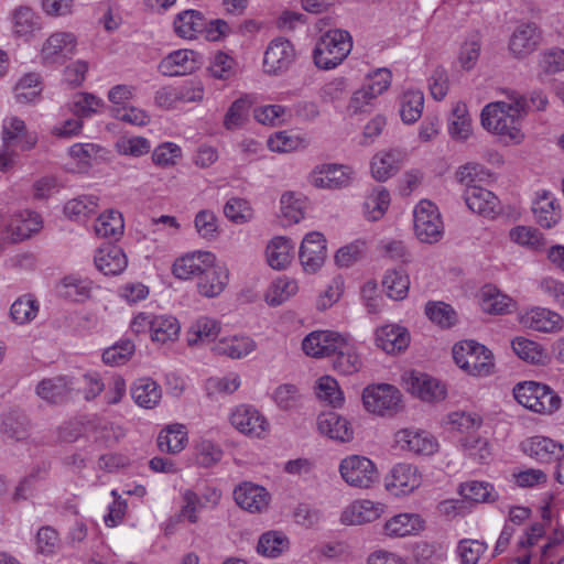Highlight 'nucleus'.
Instances as JSON below:
<instances>
[{"label":"nucleus","mask_w":564,"mask_h":564,"mask_svg":"<svg viewBox=\"0 0 564 564\" xmlns=\"http://www.w3.org/2000/svg\"><path fill=\"white\" fill-rule=\"evenodd\" d=\"M409 384L412 393L425 401L443 399L446 393L444 386L425 373H411Z\"/></svg>","instance_id":"38"},{"label":"nucleus","mask_w":564,"mask_h":564,"mask_svg":"<svg viewBox=\"0 0 564 564\" xmlns=\"http://www.w3.org/2000/svg\"><path fill=\"white\" fill-rule=\"evenodd\" d=\"M389 204V192L382 186L375 187L364 204L366 217L372 221L380 219L388 209Z\"/></svg>","instance_id":"55"},{"label":"nucleus","mask_w":564,"mask_h":564,"mask_svg":"<svg viewBox=\"0 0 564 564\" xmlns=\"http://www.w3.org/2000/svg\"><path fill=\"white\" fill-rule=\"evenodd\" d=\"M520 323L528 328L538 332H556L563 327V318L557 313L547 308L534 307L520 316Z\"/></svg>","instance_id":"26"},{"label":"nucleus","mask_w":564,"mask_h":564,"mask_svg":"<svg viewBox=\"0 0 564 564\" xmlns=\"http://www.w3.org/2000/svg\"><path fill=\"white\" fill-rule=\"evenodd\" d=\"M513 395L521 405L536 413H552L561 404V399L547 386L534 381L518 383Z\"/></svg>","instance_id":"4"},{"label":"nucleus","mask_w":564,"mask_h":564,"mask_svg":"<svg viewBox=\"0 0 564 564\" xmlns=\"http://www.w3.org/2000/svg\"><path fill=\"white\" fill-rule=\"evenodd\" d=\"M68 44L67 33H54L43 44L41 56L45 63H61L65 58L64 50Z\"/></svg>","instance_id":"57"},{"label":"nucleus","mask_w":564,"mask_h":564,"mask_svg":"<svg viewBox=\"0 0 564 564\" xmlns=\"http://www.w3.org/2000/svg\"><path fill=\"white\" fill-rule=\"evenodd\" d=\"M401 397V392L395 387L380 383L365 388L362 402L368 412L383 416L399 411Z\"/></svg>","instance_id":"7"},{"label":"nucleus","mask_w":564,"mask_h":564,"mask_svg":"<svg viewBox=\"0 0 564 564\" xmlns=\"http://www.w3.org/2000/svg\"><path fill=\"white\" fill-rule=\"evenodd\" d=\"M224 214L235 224L248 223L253 217V210L249 202L239 197H232L225 204Z\"/></svg>","instance_id":"62"},{"label":"nucleus","mask_w":564,"mask_h":564,"mask_svg":"<svg viewBox=\"0 0 564 564\" xmlns=\"http://www.w3.org/2000/svg\"><path fill=\"white\" fill-rule=\"evenodd\" d=\"M527 107L525 97L512 94L508 101H495L487 105L481 111V124L495 134L520 142L523 138L520 120L527 113Z\"/></svg>","instance_id":"1"},{"label":"nucleus","mask_w":564,"mask_h":564,"mask_svg":"<svg viewBox=\"0 0 564 564\" xmlns=\"http://www.w3.org/2000/svg\"><path fill=\"white\" fill-rule=\"evenodd\" d=\"M513 351L519 358L530 364H543L545 354L540 344L524 337H517L511 343Z\"/></svg>","instance_id":"58"},{"label":"nucleus","mask_w":564,"mask_h":564,"mask_svg":"<svg viewBox=\"0 0 564 564\" xmlns=\"http://www.w3.org/2000/svg\"><path fill=\"white\" fill-rule=\"evenodd\" d=\"M414 231L425 243L437 242L444 234V225L437 206L427 199H422L414 208Z\"/></svg>","instance_id":"6"},{"label":"nucleus","mask_w":564,"mask_h":564,"mask_svg":"<svg viewBox=\"0 0 564 564\" xmlns=\"http://www.w3.org/2000/svg\"><path fill=\"white\" fill-rule=\"evenodd\" d=\"M536 221L544 228L553 227L560 219L561 214L555 199L549 193H544L533 206Z\"/></svg>","instance_id":"52"},{"label":"nucleus","mask_w":564,"mask_h":564,"mask_svg":"<svg viewBox=\"0 0 564 564\" xmlns=\"http://www.w3.org/2000/svg\"><path fill=\"white\" fill-rule=\"evenodd\" d=\"M455 364L474 377H487L494 371V355L484 345L475 340H462L453 347Z\"/></svg>","instance_id":"3"},{"label":"nucleus","mask_w":564,"mask_h":564,"mask_svg":"<svg viewBox=\"0 0 564 564\" xmlns=\"http://www.w3.org/2000/svg\"><path fill=\"white\" fill-rule=\"evenodd\" d=\"M134 350L135 346L130 339L120 340L102 352V360L110 366H120L131 358Z\"/></svg>","instance_id":"63"},{"label":"nucleus","mask_w":564,"mask_h":564,"mask_svg":"<svg viewBox=\"0 0 564 564\" xmlns=\"http://www.w3.org/2000/svg\"><path fill=\"white\" fill-rule=\"evenodd\" d=\"M339 473L347 485L357 488H369L379 478L373 462L360 455L345 457L339 464Z\"/></svg>","instance_id":"8"},{"label":"nucleus","mask_w":564,"mask_h":564,"mask_svg":"<svg viewBox=\"0 0 564 564\" xmlns=\"http://www.w3.org/2000/svg\"><path fill=\"white\" fill-rule=\"evenodd\" d=\"M215 260V256L208 251L187 253L175 260L173 263V274L181 280H187L194 275L199 278L206 265H209Z\"/></svg>","instance_id":"23"},{"label":"nucleus","mask_w":564,"mask_h":564,"mask_svg":"<svg viewBox=\"0 0 564 564\" xmlns=\"http://www.w3.org/2000/svg\"><path fill=\"white\" fill-rule=\"evenodd\" d=\"M43 85L39 74L29 73L15 85V99L20 104L34 102L41 95Z\"/></svg>","instance_id":"50"},{"label":"nucleus","mask_w":564,"mask_h":564,"mask_svg":"<svg viewBox=\"0 0 564 564\" xmlns=\"http://www.w3.org/2000/svg\"><path fill=\"white\" fill-rule=\"evenodd\" d=\"M228 270L224 265L216 264L215 261L203 270L198 278V292L206 297L219 295L228 283Z\"/></svg>","instance_id":"24"},{"label":"nucleus","mask_w":564,"mask_h":564,"mask_svg":"<svg viewBox=\"0 0 564 564\" xmlns=\"http://www.w3.org/2000/svg\"><path fill=\"white\" fill-rule=\"evenodd\" d=\"M181 508L176 514L177 522L187 521L195 524L199 521V513L205 509H214L218 506L221 492L215 487H205L197 492L192 488L180 491Z\"/></svg>","instance_id":"5"},{"label":"nucleus","mask_w":564,"mask_h":564,"mask_svg":"<svg viewBox=\"0 0 564 564\" xmlns=\"http://www.w3.org/2000/svg\"><path fill=\"white\" fill-rule=\"evenodd\" d=\"M297 289L295 280L289 278L276 279L271 283L265 293V302L270 306H279L293 296Z\"/></svg>","instance_id":"54"},{"label":"nucleus","mask_w":564,"mask_h":564,"mask_svg":"<svg viewBox=\"0 0 564 564\" xmlns=\"http://www.w3.org/2000/svg\"><path fill=\"white\" fill-rule=\"evenodd\" d=\"M43 225L41 216L31 210H23L13 215L6 227L7 238L19 242L30 238L41 230Z\"/></svg>","instance_id":"16"},{"label":"nucleus","mask_w":564,"mask_h":564,"mask_svg":"<svg viewBox=\"0 0 564 564\" xmlns=\"http://www.w3.org/2000/svg\"><path fill=\"white\" fill-rule=\"evenodd\" d=\"M420 485L421 476L417 468L406 463L395 465L386 479L387 489L394 495L412 492Z\"/></svg>","instance_id":"17"},{"label":"nucleus","mask_w":564,"mask_h":564,"mask_svg":"<svg viewBox=\"0 0 564 564\" xmlns=\"http://www.w3.org/2000/svg\"><path fill=\"white\" fill-rule=\"evenodd\" d=\"M235 501L249 512H261L269 505L268 491L258 485L243 482L234 490Z\"/></svg>","instance_id":"25"},{"label":"nucleus","mask_w":564,"mask_h":564,"mask_svg":"<svg viewBox=\"0 0 564 564\" xmlns=\"http://www.w3.org/2000/svg\"><path fill=\"white\" fill-rule=\"evenodd\" d=\"M425 314L435 324L443 328H449L457 321L456 312L453 307L444 302L427 303Z\"/></svg>","instance_id":"61"},{"label":"nucleus","mask_w":564,"mask_h":564,"mask_svg":"<svg viewBox=\"0 0 564 564\" xmlns=\"http://www.w3.org/2000/svg\"><path fill=\"white\" fill-rule=\"evenodd\" d=\"M459 494L474 502H494L498 499V494L492 485L486 481H466L459 486Z\"/></svg>","instance_id":"51"},{"label":"nucleus","mask_w":564,"mask_h":564,"mask_svg":"<svg viewBox=\"0 0 564 564\" xmlns=\"http://www.w3.org/2000/svg\"><path fill=\"white\" fill-rule=\"evenodd\" d=\"M541 74L553 75L564 70V50L552 47L544 51L539 56L538 62Z\"/></svg>","instance_id":"64"},{"label":"nucleus","mask_w":564,"mask_h":564,"mask_svg":"<svg viewBox=\"0 0 564 564\" xmlns=\"http://www.w3.org/2000/svg\"><path fill=\"white\" fill-rule=\"evenodd\" d=\"M39 308L37 300L31 294H24L12 303L10 316L15 324L25 325L36 317Z\"/></svg>","instance_id":"47"},{"label":"nucleus","mask_w":564,"mask_h":564,"mask_svg":"<svg viewBox=\"0 0 564 564\" xmlns=\"http://www.w3.org/2000/svg\"><path fill=\"white\" fill-rule=\"evenodd\" d=\"M105 389V383L97 371H80L75 377L73 390L77 398L85 401H91L99 395Z\"/></svg>","instance_id":"43"},{"label":"nucleus","mask_w":564,"mask_h":564,"mask_svg":"<svg viewBox=\"0 0 564 564\" xmlns=\"http://www.w3.org/2000/svg\"><path fill=\"white\" fill-rule=\"evenodd\" d=\"M423 524L424 521L419 514L400 513L384 523V533L391 538H402L421 531Z\"/></svg>","instance_id":"36"},{"label":"nucleus","mask_w":564,"mask_h":564,"mask_svg":"<svg viewBox=\"0 0 564 564\" xmlns=\"http://www.w3.org/2000/svg\"><path fill=\"white\" fill-rule=\"evenodd\" d=\"M317 429L322 434L339 442H349L354 434L349 422L335 412L321 414L317 419Z\"/></svg>","instance_id":"30"},{"label":"nucleus","mask_w":564,"mask_h":564,"mask_svg":"<svg viewBox=\"0 0 564 564\" xmlns=\"http://www.w3.org/2000/svg\"><path fill=\"white\" fill-rule=\"evenodd\" d=\"M30 422L28 416L18 410L4 414L1 423L2 434L13 441H24L29 436Z\"/></svg>","instance_id":"44"},{"label":"nucleus","mask_w":564,"mask_h":564,"mask_svg":"<svg viewBox=\"0 0 564 564\" xmlns=\"http://www.w3.org/2000/svg\"><path fill=\"white\" fill-rule=\"evenodd\" d=\"M181 325L178 321L171 315H155L151 339L156 343L165 344L178 338Z\"/></svg>","instance_id":"46"},{"label":"nucleus","mask_w":564,"mask_h":564,"mask_svg":"<svg viewBox=\"0 0 564 564\" xmlns=\"http://www.w3.org/2000/svg\"><path fill=\"white\" fill-rule=\"evenodd\" d=\"M256 348V343L247 336H228L220 338L214 346L213 351L217 355L240 359Z\"/></svg>","instance_id":"34"},{"label":"nucleus","mask_w":564,"mask_h":564,"mask_svg":"<svg viewBox=\"0 0 564 564\" xmlns=\"http://www.w3.org/2000/svg\"><path fill=\"white\" fill-rule=\"evenodd\" d=\"M236 61L223 51L215 52L209 58L207 70L213 78L227 80L235 75Z\"/></svg>","instance_id":"59"},{"label":"nucleus","mask_w":564,"mask_h":564,"mask_svg":"<svg viewBox=\"0 0 564 564\" xmlns=\"http://www.w3.org/2000/svg\"><path fill=\"white\" fill-rule=\"evenodd\" d=\"M187 444V431L182 424H172L162 430L158 436V446L161 452L177 454Z\"/></svg>","instance_id":"41"},{"label":"nucleus","mask_w":564,"mask_h":564,"mask_svg":"<svg viewBox=\"0 0 564 564\" xmlns=\"http://www.w3.org/2000/svg\"><path fill=\"white\" fill-rule=\"evenodd\" d=\"M2 141L6 147L19 145L22 151H28L35 147L37 135L26 130L22 119L10 117L3 120Z\"/></svg>","instance_id":"19"},{"label":"nucleus","mask_w":564,"mask_h":564,"mask_svg":"<svg viewBox=\"0 0 564 564\" xmlns=\"http://www.w3.org/2000/svg\"><path fill=\"white\" fill-rule=\"evenodd\" d=\"M299 257L304 271L315 273L326 258V240L321 232L307 234L300 247Z\"/></svg>","instance_id":"9"},{"label":"nucleus","mask_w":564,"mask_h":564,"mask_svg":"<svg viewBox=\"0 0 564 564\" xmlns=\"http://www.w3.org/2000/svg\"><path fill=\"white\" fill-rule=\"evenodd\" d=\"M487 543L474 540L463 539L458 542L456 554L460 564H477L481 555L487 551Z\"/></svg>","instance_id":"60"},{"label":"nucleus","mask_w":564,"mask_h":564,"mask_svg":"<svg viewBox=\"0 0 564 564\" xmlns=\"http://www.w3.org/2000/svg\"><path fill=\"white\" fill-rule=\"evenodd\" d=\"M292 250L291 240L283 237L273 238L265 250L269 265L276 270L284 269L291 262Z\"/></svg>","instance_id":"45"},{"label":"nucleus","mask_w":564,"mask_h":564,"mask_svg":"<svg viewBox=\"0 0 564 564\" xmlns=\"http://www.w3.org/2000/svg\"><path fill=\"white\" fill-rule=\"evenodd\" d=\"M525 455L540 462L551 463L563 456V445L545 436H532L521 443Z\"/></svg>","instance_id":"21"},{"label":"nucleus","mask_w":564,"mask_h":564,"mask_svg":"<svg viewBox=\"0 0 564 564\" xmlns=\"http://www.w3.org/2000/svg\"><path fill=\"white\" fill-rule=\"evenodd\" d=\"M352 39L341 29L328 30L316 42L313 51L315 65L321 69H332L339 65L350 53Z\"/></svg>","instance_id":"2"},{"label":"nucleus","mask_w":564,"mask_h":564,"mask_svg":"<svg viewBox=\"0 0 564 564\" xmlns=\"http://www.w3.org/2000/svg\"><path fill=\"white\" fill-rule=\"evenodd\" d=\"M104 105V100L91 93L73 94V116L79 119L77 121L73 120V135L80 132L83 128L82 120L98 113Z\"/></svg>","instance_id":"29"},{"label":"nucleus","mask_w":564,"mask_h":564,"mask_svg":"<svg viewBox=\"0 0 564 564\" xmlns=\"http://www.w3.org/2000/svg\"><path fill=\"white\" fill-rule=\"evenodd\" d=\"M403 159L404 153L398 150L376 154L371 161L372 176L379 182L387 181L398 172Z\"/></svg>","instance_id":"37"},{"label":"nucleus","mask_w":564,"mask_h":564,"mask_svg":"<svg viewBox=\"0 0 564 564\" xmlns=\"http://www.w3.org/2000/svg\"><path fill=\"white\" fill-rule=\"evenodd\" d=\"M290 546L288 536L281 531H268L258 541L257 552L267 557H278Z\"/></svg>","instance_id":"48"},{"label":"nucleus","mask_w":564,"mask_h":564,"mask_svg":"<svg viewBox=\"0 0 564 564\" xmlns=\"http://www.w3.org/2000/svg\"><path fill=\"white\" fill-rule=\"evenodd\" d=\"M541 32L534 23H521L509 40V51L513 57L521 59L532 54L540 45Z\"/></svg>","instance_id":"11"},{"label":"nucleus","mask_w":564,"mask_h":564,"mask_svg":"<svg viewBox=\"0 0 564 564\" xmlns=\"http://www.w3.org/2000/svg\"><path fill=\"white\" fill-rule=\"evenodd\" d=\"M230 422L239 432L261 437L268 429L265 417L252 405L241 404L238 405L230 415Z\"/></svg>","instance_id":"10"},{"label":"nucleus","mask_w":564,"mask_h":564,"mask_svg":"<svg viewBox=\"0 0 564 564\" xmlns=\"http://www.w3.org/2000/svg\"><path fill=\"white\" fill-rule=\"evenodd\" d=\"M219 323L210 317L200 316L189 327L187 333V344L189 346L210 343L219 334Z\"/></svg>","instance_id":"42"},{"label":"nucleus","mask_w":564,"mask_h":564,"mask_svg":"<svg viewBox=\"0 0 564 564\" xmlns=\"http://www.w3.org/2000/svg\"><path fill=\"white\" fill-rule=\"evenodd\" d=\"M424 95L420 90H406L400 99V116L404 123H413L422 115Z\"/></svg>","instance_id":"49"},{"label":"nucleus","mask_w":564,"mask_h":564,"mask_svg":"<svg viewBox=\"0 0 564 564\" xmlns=\"http://www.w3.org/2000/svg\"><path fill=\"white\" fill-rule=\"evenodd\" d=\"M100 148L93 143L73 144V172L86 173L97 161Z\"/></svg>","instance_id":"56"},{"label":"nucleus","mask_w":564,"mask_h":564,"mask_svg":"<svg viewBox=\"0 0 564 564\" xmlns=\"http://www.w3.org/2000/svg\"><path fill=\"white\" fill-rule=\"evenodd\" d=\"M464 199L471 212L484 217L495 218L501 212L498 197L481 186L466 188Z\"/></svg>","instance_id":"14"},{"label":"nucleus","mask_w":564,"mask_h":564,"mask_svg":"<svg viewBox=\"0 0 564 564\" xmlns=\"http://www.w3.org/2000/svg\"><path fill=\"white\" fill-rule=\"evenodd\" d=\"M94 262L98 271L111 276L122 273L128 265L123 250L111 243L102 245L96 250Z\"/></svg>","instance_id":"18"},{"label":"nucleus","mask_w":564,"mask_h":564,"mask_svg":"<svg viewBox=\"0 0 564 564\" xmlns=\"http://www.w3.org/2000/svg\"><path fill=\"white\" fill-rule=\"evenodd\" d=\"M94 230L100 238L118 241L124 232L122 214L116 209L106 210L96 219Z\"/></svg>","instance_id":"33"},{"label":"nucleus","mask_w":564,"mask_h":564,"mask_svg":"<svg viewBox=\"0 0 564 564\" xmlns=\"http://www.w3.org/2000/svg\"><path fill=\"white\" fill-rule=\"evenodd\" d=\"M395 442L402 449H408L419 455H432L437 449L434 436L425 431L403 429L395 433Z\"/></svg>","instance_id":"20"},{"label":"nucleus","mask_w":564,"mask_h":564,"mask_svg":"<svg viewBox=\"0 0 564 564\" xmlns=\"http://www.w3.org/2000/svg\"><path fill=\"white\" fill-rule=\"evenodd\" d=\"M383 512L384 505L381 502L356 500L341 512L340 521L346 525H359L376 521Z\"/></svg>","instance_id":"15"},{"label":"nucleus","mask_w":564,"mask_h":564,"mask_svg":"<svg viewBox=\"0 0 564 564\" xmlns=\"http://www.w3.org/2000/svg\"><path fill=\"white\" fill-rule=\"evenodd\" d=\"M12 30L15 36L29 41L42 30V18L30 7L20 6L12 12Z\"/></svg>","instance_id":"28"},{"label":"nucleus","mask_w":564,"mask_h":564,"mask_svg":"<svg viewBox=\"0 0 564 564\" xmlns=\"http://www.w3.org/2000/svg\"><path fill=\"white\" fill-rule=\"evenodd\" d=\"M351 169L338 164L317 166L312 175V183L319 188L335 189L347 186L350 182Z\"/></svg>","instance_id":"22"},{"label":"nucleus","mask_w":564,"mask_h":564,"mask_svg":"<svg viewBox=\"0 0 564 564\" xmlns=\"http://www.w3.org/2000/svg\"><path fill=\"white\" fill-rule=\"evenodd\" d=\"M173 28L180 37L193 40L206 28V18L200 11L184 10L175 17Z\"/></svg>","instance_id":"31"},{"label":"nucleus","mask_w":564,"mask_h":564,"mask_svg":"<svg viewBox=\"0 0 564 564\" xmlns=\"http://www.w3.org/2000/svg\"><path fill=\"white\" fill-rule=\"evenodd\" d=\"M295 51L286 39H274L270 42L263 57V67L267 73L276 74L286 70L294 62Z\"/></svg>","instance_id":"12"},{"label":"nucleus","mask_w":564,"mask_h":564,"mask_svg":"<svg viewBox=\"0 0 564 564\" xmlns=\"http://www.w3.org/2000/svg\"><path fill=\"white\" fill-rule=\"evenodd\" d=\"M343 344L333 354L336 355L334 368L343 375H352L361 368V360L349 337L344 336Z\"/></svg>","instance_id":"39"},{"label":"nucleus","mask_w":564,"mask_h":564,"mask_svg":"<svg viewBox=\"0 0 564 564\" xmlns=\"http://www.w3.org/2000/svg\"><path fill=\"white\" fill-rule=\"evenodd\" d=\"M382 285L387 295L393 300H403L409 291L410 279L402 269L387 271L383 276Z\"/></svg>","instance_id":"53"},{"label":"nucleus","mask_w":564,"mask_h":564,"mask_svg":"<svg viewBox=\"0 0 564 564\" xmlns=\"http://www.w3.org/2000/svg\"><path fill=\"white\" fill-rule=\"evenodd\" d=\"M344 335L332 330H316L308 334L302 341L303 351L311 357L322 358L333 355L343 344Z\"/></svg>","instance_id":"13"},{"label":"nucleus","mask_w":564,"mask_h":564,"mask_svg":"<svg viewBox=\"0 0 564 564\" xmlns=\"http://www.w3.org/2000/svg\"><path fill=\"white\" fill-rule=\"evenodd\" d=\"M196 53L189 50H178L164 57L159 64V70L165 76H180L194 69Z\"/></svg>","instance_id":"32"},{"label":"nucleus","mask_w":564,"mask_h":564,"mask_svg":"<svg viewBox=\"0 0 564 564\" xmlns=\"http://www.w3.org/2000/svg\"><path fill=\"white\" fill-rule=\"evenodd\" d=\"M376 343L388 354L403 351L410 343L409 332L399 325H386L377 329Z\"/></svg>","instance_id":"27"},{"label":"nucleus","mask_w":564,"mask_h":564,"mask_svg":"<svg viewBox=\"0 0 564 564\" xmlns=\"http://www.w3.org/2000/svg\"><path fill=\"white\" fill-rule=\"evenodd\" d=\"M36 394L51 404H59L67 400L69 384L66 376L43 379L36 386Z\"/></svg>","instance_id":"35"},{"label":"nucleus","mask_w":564,"mask_h":564,"mask_svg":"<svg viewBox=\"0 0 564 564\" xmlns=\"http://www.w3.org/2000/svg\"><path fill=\"white\" fill-rule=\"evenodd\" d=\"M131 397L138 405L152 409L160 402L162 391L155 381L149 378H141L133 383Z\"/></svg>","instance_id":"40"}]
</instances>
